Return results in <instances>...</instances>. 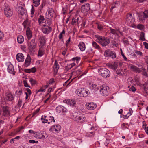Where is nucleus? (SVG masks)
Wrapping results in <instances>:
<instances>
[{
    "instance_id": "ddd939ff",
    "label": "nucleus",
    "mask_w": 148,
    "mask_h": 148,
    "mask_svg": "<svg viewBox=\"0 0 148 148\" xmlns=\"http://www.w3.org/2000/svg\"><path fill=\"white\" fill-rule=\"evenodd\" d=\"M66 108L62 106H58L56 108L57 112L59 113H64L66 112Z\"/></svg>"
},
{
    "instance_id": "f3484780",
    "label": "nucleus",
    "mask_w": 148,
    "mask_h": 148,
    "mask_svg": "<svg viewBox=\"0 0 148 148\" xmlns=\"http://www.w3.org/2000/svg\"><path fill=\"white\" fill-rule=\"evenodd\" d=\"M7 70L8 72L10 73L15 74V72L14 71V66L12 64H10L8 66Z\"/></svg>"
},
{
    "instance_id": "69168bd1",
    "label": "nucleus",
    "mask_w": 148,
    "mask_h": 148,
    "mask_svg": "<svg viewBox=\"0 0 148 148\" xmlns=\"http://www.w3.org/2000/svg\"><path fill=\"white\" fill-rule=\"evenodd\" d=\"M55 82L54 81V79L53 78L51 79L49 82V84H52L54 82Z\"/></svg>"
},
{
    "instance_id": "4d7b16f0",
    "label": "nucleus",
    "mask_w": 148,
    "mask_h": 148,
    "mask_svg": "<svg viewBox=\"0 0 148 148\" xmlns=\"http://www.w3.org/2000/svg\"><path fill=\"white\" fill-rule=\"evenodd\" d=\"M94 134V133L93 132H91L89 133H87L86 135L89 136H91Z\"/></svg>"
},
{
    "instance_id": "393cba45",
    "label": "nucleus",
    "mask_w": 148,
    "mask_h": 148,
    "mask_svg": "<svg viewBox=\"0 0 148 148\" xmlns=\"http://www.w3.org/2000/svg\"><path fill=\"white\" fill-rule=\"evenodd\" d=\"M76 93L79 96L83 97V94L84 92L83 89H77L76 91Z\"/></svg>"
},
{
    "instance_id": "5fc2aeb1",
    "label": "nucleus",
    "mask_w": 148,
    "mask_h": 148,
    "mask_svg": "<svg viewBox=\"0 0 148 148\" xmlns=\"http://www.w3.org/2000/svg\"><path fill=\"white\" fill-rule=\"evenodd\" d=\"M35 11L34 7L32 5V9H31V14L33 15Z\"/></svg>"
},
{
    "instance_id": "f03ea898",
    "label": "nucleus",
    "mask_w": 148,
    "mask_h": 148,
    "mask_svg": "<svg viewBox=\"0 0 148 148\" xmlns=\"http://www.w3.org/2000/svg\"><path fill=\"white\" fill-rule=\"evenodd\" d=\"M98 72L99 75L104 78H108L110 75V71L105 67L99 68L98 69Z\"/></svg>"
},
{
    "instance_id": "8fccbe9b",
    "label": "nucleus",
    "mask_w": 148,
    "mask_h": 148,
    "mask_svg": "<svg viewBox=\"0 0 148 148\" xmlns=\"http://www.w3.org/2000/svg\"><path fill=\"white\" fill-rule=\"evenodd\" d=\"M45 43V40L43 38L41 39L40 42V47H43Z\"/></svg>"
},
{
    "instance_id": "c9c22d12",
    "label": "nucleus",
    "mask_w": 148,
    "mask_h": 148,
    "mask_svg": "<svg viewBox=\"0 0 148 148\" xmlns=\"http://www.w3.org/2000/svg\"><path fill=\"white\" fill-rule=\"evenodd\" d=\"M48 122V124H49L50 122L53 121V122H55V120L53 117L51 116H48L47 117Z\"/></svg>"
},
{
    "instance_id": "4468645a",
    "label": "nucleus",
    "mask_w": 148,
    "mask_h": 148,
    "mask_svg": "<svg viewBox=\"0 0 148 148\" xmlns=\"http://www.w3.org/2000/svg\"><path fill=\"white\" fill-rule=\"evenodd\" d=\"M63 102L64 103H66L72 106H74L76 103V101L73 99L64 100Z\"/></svg>"
},
{
    "instance_id": "7c9ffc66",
    "label": "nucleus",
    "mask_w": 148,
    "mask_h": 148,
    "mask_svg": "<svg viewBox=\"0 0 148 148\" xmlns=\"http://www.w3.org/2000/svg\"><path fill=\"white\" fill-rule=\"evenodd\" d=\"M82 9H84L86 11H88L90 9V4L88 3H87L82 6Z\"/></svg>"
},
{
    "instance_id": "473e14b6",
    "label": "nucleus",
    "mask_w": 148,
    "mask_h": 148,
    "mask_svg": "<svg viewBox=\"0 0 148 148\" xmlns=\"http://www.w3.org/2000/svg\"><path fill=\"white\" fill-rule=\"evenodd\" d=\"M18 42L20 44L22 43L24 41V38L22 36H18L17 38Z\"/></svg>"
},
{
    "instance_id": "f8f14e48",
    "label": "nucleus",
    "mask_w": 148,
    "mask_h": 148,
    "mask_svg": "<svg viewBox=\"0 0 148 148\" xmlns=\"http://www.w3.org/2000/svg\"><path fill=\"white\" fill-rule=\"evenodd\" d=\"M129 68L132 71L136 73H140V69L132 64L129 65Z\"/></svg>"
},
{
    "instance_id": "6e6d98bb",
    "label": "nucleus",
    "mask_w": 148,
    "mask_h": 148,
    "mask_svg": "<svg viewBox=\"0 0 148 148\" xmlns=\"http://www.w3.org/2000/svg\"><path fill=\"white\" fill-rule=\"evenodd\" d=\"M129 90L130 91H132L133 92H134L136 90V89L135 87L132 86L130 88Z\"/></svg>"
},
{
    "instance_id": "4be33fe9",
    "label": "nucleus",
    "mask_w": 148,
    "mask_h": 148,
    "mask_svg": "<svg viewBox=\"0 0 148 148\" xmlns=\"http://www.w3.org/2000/svg\"><path fill=\"white\" fill-rule=\"evenodd\" d=\"M3 108V113L4 115L6 116H8L9 115V112L8 110V108L5 106H1Z\"/></svg>"
},
{
    "instance_id": "680f3d73",
    "label": "nucleus",
    "mask_w": 148,
    "mask_h": 148,
    "mask_svg": "<svg viewBox=\"0 0 148 148\" xmlns=\"http://www.w3.org/2000/svg\"><path fill=\"white\" fill-rule=\"evenodd\" d=\"M129 116L127 114L126 115H121V117H122L123 118H124L125 119H127L128 117H129Z\"/></svg>"
},
{
    "instance_id": "72a5a7b5",
    "label": "nucleus",
    "mask_w": 148,
    "mask_h": 148,
    "mask_svg": "<svg viewBox=\"0 0 148 148\" xmlns=\"http://www.w3.org/2000/svg\"><path fill=\"white\" fill-rule=\"evenodd\" d=\"M47 117L48 116H42L41 118V120L42 121V122L43 123H47L48 120H47Z\"/></svg>"
},
{
    "instance_id": "c756f323",
    "label": "nucleus",
    "mask_w": 148,
    "mask_h": 148,
    "mask_svg": "<svg viewBox=\"0 0 148 148\" xmlns=\"http://www.w3.org/2000/svg\"><path fill=\"white\" fill-rule=\"evenodd\" d=\"M18 13L19 15L21 16H23L24 15H26L27 13V11L24 8H21V10L18 11Z\"/></svg>"
},
{
    "instance_id": "bb28decb",
    "label": "nucleus",
    "mask_w": 148,
    "mask_h": 148,
    "mask_svg": "<svg viewBox=\"0 0 148 148\" xmlns=\"http://www.w3.org/2000/svg\"><path fill=\"white\" fill-rule=\"evenodd\" d=\"M78 47L82 51H84L86 47L85 44L83 42H81L79 43L78 45Z\"/></svg>"
},
{
    "instance_id": "dca6fc26",
    "label": "nucleus",
    "mask_w": 148,
    "mask_h": 148,
    "mask_svg": "<svg viewBox=\"0 0 148 148\" xmlns=\"http://www.w3.org/2000/svg\"><path fill=\"white\" fill-rule=\"evenodd\" d=\"M16 58L18 62H23L24 59L23 54L21 53H19L17 54L16 55Z\"/></svg>"
},
{
    "instance_id": "bf43d9fd",
    "label": "nucleus",
    "mask_w": 148,
    "mask_h": 148,
    "mask_svg": "<svg viewBox=\"0 0 148 148\" xmlns=\"http://www.w3.org/2000/svg\"><path fill=\"white\" fill-rule=\"evenodd\" d=\"M97 28L100 30H101L103 29V26L101 24H98L97 25Z\"/></svg>"
},
{
    "instance_id": "052dcab7",
    "label": "nucleus",
    "mask_w": 148,
    "mask_h": 148,
    "mask_svg": "<svg viewBox=\"0 0 148 148\" xmlns=\"http://www.w3.org/2000/svg\"><path fill=\"white\" fill-rule=\"evenodd\" d=\"M132 114V108H130L129 109V112L127 113V114L130 116Z\"/></svg>"
},
{
    "instance_id": "6e6552de",
    "label": "nucleus",
    "mask_w": 148,
    "mask_h": 148,
    "mask_svg": "<svg viewBox=\"0 0 148 148\" xmlns=\"http://www.w3.org/2000/svg\"><path fill=\"white\" fill-rule=\"evenodd\" d=\"M138 16L139 19L140 21H144L145 18H148V10H145L144 12L140 13L139 14Z\"/></svg>"
},
{
    "instance_id": "9d476101",
    "label": "nucleus",
    "mask_w": 148,
    "mask_h": 148,
    "mask_svg": "<svg viewBox=\"0 0 148 148\" xmlns=\"http://www.w3.org/2000/svg\"><path fill=\"white\" fill-rule=\"evenodd\" d=\"M127 22L128 23H133L135 21V19L131 14H128L126 18Z\"/></svg>"
},
{
    "instance_id": "ea45409f",
    "label": "nucleus",
    "mask_w": 148,
    "mask_h": 148,
    "mask_svg": "<svg viewBox=\"0 0 148 148\" xmlns=\"http://www.w3.org/2000/svg\"><path fill=\"white\" fill-rule=\"evenodd\" d=\"M34 6L35 7L38 6L40 4V0H33Z\"/></svg>"
},
{
    "instance_id": "39448f33",
    "label": "nucleus",
    "mask_w": 148,
    "mask_h": 148,
    "mask_svg": "<svg viewBox=\"0 0 148 148\" xmlns=\"http://www.w3.org/2000/svg\"><path fill=\"white\" fill-rule=\"evenodd\" d=\"M77 113H74L72 116V118L74 121L79 123H83L85 119V118L82 116H79L77 115Z\"/></svg>"
},
{
    "instance_id": "9b49d317",
    "label": "nucleus",
    "mask_w": 148,
    "mask_h": 148,
    "mask_svg": "<svg viewBox=\"0 0 148 148\" xmlns=\"http://www.w3.org/2000/svg\"><path fill=\"white\" fill-rule=\"evenodd\" d=\"M86 105V108L90 110L94 109L97 106L96 104L93 102L87 103Z\"/></svg>"
},
{
    "instance_id": "de8ad7c7",
    "label": "nucleus",
    "mask_w": 148,
    "mask_h": 148,
    "mask_svg": "<svg viewBox=\"0 0 148 148\" xmlns=\"http://www.w3.org/2000/svg\"><path fill=\"white\" fill-rule=\"evenodd\" d=\"M81 72V71L80 70H79L76 71L75 72L74 71L72 72V75H74L75 73H76L77 75H79L80 74Z\"/></svg>"
},
{
    "instance_id": "f704fd0d",
    "label": "nucleus",
    "mask_w": 148,
    "mask_h": 148,
    "mask_svg": "<svg viewBox=\"0 0 148 148\" xmlns=\"http://www.w3.org/2000/svg\"><path fill=\"white\" fill-rule=\"evenodd\" d=\"M47 12H48L49 15H50L51 17H53V14L54 13V11L52 8H50L47 10Z\"/></svg>"
},
{
    "instance_id": "f257e3e1",
    "label": "nucleus",
    "mask_w": 148,
    "mask_h": 148,
    "mask_svg": "<svg viewBox=\"0 0 148 148\" xmlns=\"http://www.w3.org/2000/svg\"><path fill=\"white\" fill-rule=\"evenodd\" d=\"M95 37L97 38L98 42L103 47L107 45L110 42V40L108 38L105 37L98 35H95Z\"/></svg>"
},
{
    "instance_id": "0e129e2a",
    "label": "nucleus",
    "mask_w": 148,
    "mask_h": 148,
    "mask_svg": "<svg viewBox=\"0 0 148 148\" xmlns=\"http://www.w3.org/2000/svg\"><path fill=\"white\" fill-rule=\"evenodd\" d=\"M135 53L138 55H139L140 56H142V53L140 51H136Z\"/></svg>"
},
{
    "instance_id": "603ef678",
    "label": "nucleus",
    "mask_w": 148,
    "mask_h": 148,
    "mask_svg": "<svg viewBox=\"0 0 148 148\" xmlns=\"http://www.w3.org/2000/svg\"><path fill=\"white\" fill-rule=\"evenodd\" d=\"M23 83L24 84V86L26 87H30V86L27 83V81L25 80H23Z\"/></svg>"
},
{
    "instance_id": "c03bdc74",
    "label": "nucleus",
    "mask_w": 148,
    "mask_h": 148,
    "mask_svg": "<svg viewBox=\"0 0 148 148\" xmlns=\"http://www.w3.org/2000/svg\"><path fill=\"white\" fill-rule=\"evenodd\" d=\"M29 81L32 85H35L36 84V81L32 78H30Z\"/></svg>"
},
{
    "instance_id": "6ab92c4d",
    "label": "nucleus",
    "mask_w": 148,
    "mask_h": 148,
    "mask_svg": "<svg viewBox=\"0 0 148 148\" xmlns=\"http://www.w3.org/2000/svg\"><path fill=\"white\" fill-rule=\"evenodd\" d=\"M45 50L43 47H40L39 48L38 52V57H41L45 53Z\"/></svg>"
},
{
    "instance_id": "2eb2a0df",
    "label": "nucleus",
    "mask_w": 148,
    "mask_h": 148,
    "mask_svg": "<svg viewBox=\"0 0 148 148\" xmlns=\"http://www.w3.org/2000/svg\"><path fill=\"white\" fill-rule=\"evenodd\" d=\"M31 58L29 54L27 55V57L25 59V62L24 66L25 67H27L29 66L31 63Z\"/></svg>"
},
{
    "instance_id": "0eeeda50",
    "label": "nucleus",
    "mask_w": 148,
    "mask_h": 148,
    "mask_svg": "<svg viewBox=\"0 0 148 148\" xmlns=\"http://www.w3.org/2000/svg\"><path fill=\"white\" fill-rule=\"evenodd\" d=\"M104 55L106 57H110L113 58H116V54L115 52L111 51L109 49L106 50L105 51Z\"/></svg>"
},
{
    "instance_id": "7ed1b4c3",
    "label": "nucleus",
    "mask_w": 148,
    "mask_h": 148,
    "mask_svg": "<svg viewBox=\"0 0 148 148\" xmlns=\"http://www.w3.org/2000/svg\"><path fill=\"white\" fill-rule=\"evenodd\" d=\"M4 10V13L5 16L8 17H10L13 15V11L10 8L8 5L5 3L3 6Z\"/></svg>"
},
{
    "instance_id": "a211bd4d",
    "label": "nucleus",
    "mask_w": 148,
    "mask_h": 148,
    "mask_svg": "<svg viewBox=\"0 0 148 148\" xmlns=\"http://www.w3.org/2000/svg\"><path fill=\"white\" fill-rule=\"evenodd\" d=\"M110 33H111L112 34L114 35H116L118 36H119V34H118L117 32H119L121 35H123V33L122 32L120 31L119 30V29L116 30L114 29H112L111 28H110Z\"/></svg>"
},
{
    "instance_id": "5701e85b",
    "label": "nucleus",
    "mask_w": 148,
    "mask_h": 148,
    "mask_svg": "<svg viewBox=\"0 0 148 148\" xmlns=\"http://www.w3.org/2000/svg\"><path fill=\"white\" fill-rule=\"evenodd\" d=\"M26 34L28 39L29 40L30 39L32 36V33L30 30V28H27L26 31Z\"/></svg>"
},
{
    "instance_id": "3c124183",
    "label": "nucleus",
    "mask_w": 148,
    "mask_h": 148,
    "mask_svg": "<svg viewBox=\"0 0 148 148\" xmlns=\"http://www.w3.org/2000/svg\"><path fill=\"white\" fill-rule=\"evenodd\" d=\"M140 40L142 41L146 40L145 38H144V34L143 32L140 35Z\"/></svg>"
},
{
    "instance_id": "37998d69",
    "label": "nucleus",
    "mask_w": 148,
    "mask_h": 148,
    "mask_svg": "<svg viewBox=\"0 0 148 148\" xmlns=\"http://www.w3.org/2000/svg\"><path fill=\"white\" fill-rule=\"evenodd\" d=\"M84 92L83 94V97H86L89 94V90H84L83 89Z\"/></svg>"
},
{
    "instance_id": "b1692460",
    "label": "nucleus",
    "mask_w": 148,
    "mask_h": 148,
    "mask_svg": "<svg viewBox=\"0 0 148 148\" xmlns=\"http://www.w3.org/2000/svg\"><path fill=\"white\" fill-rule=\"evenodd\" d=\"M118 66V63L117 62H114L113 64L110 65L109 67L116 71L117 70V68Z\"/></svg>"
},
{
    "instance_id": "c85d7f7f",
    "label": "nucleus",
    "mask_w": 148,
    "mask_h": 148,
    "mask_svg": "<svg viewBox=\"0 0 148 148\" xmlns=\"http://www.w3.org/2000/svg\"><path fill=\"white\" fill-rule=\"evenodd\" d=\"M52 28L51 27H49L48 28H43L42 29L43 33L45 34H48L52 30Z\"/></svg>"
},
{
    "instance_id": "e433bc0d",
    "label": "nucleus",
    "mask_w": 148,
    "mask_h": 148,
    "mask_svg": "<svg viewBox=\"0 0 148 148\" xmlns=\"http://www.w3.org/2000/svg\"><path fill=\"white\" fill-rule=\"evenodd\" d=\"M140 72H142V75L146 77H147L148 75L146 70L144 68H140Z\"/></svg>"
},
{
    "instance_id": "a19ab883",
    "label": "nucleus",
    "mask_w": 148,
    "mask_h": 148,
    "mask_svg": "<svg viewBox=\"0 0 148 148\" xmlns=\"http://www.w3.org/2000/svg\"><path fill=\"white\" fill-rule=\"evenodd\" d=\"M65 31L64 29H63L62 31L60 33L59 36V38L60 40H62V41H63V36L62 35L65 34Z\"/></svg>"
},
{
    "instance_id": "aec40b11",
    "label": "nucleus",
    "mask_w": 148,
    "mask_h": 148,
    "mask_svg": "<svg viewBox=\"0 0 148 148\" xmlns=\"http://www.w3.org/2000/svg\"><path fill=\"white\" fill-rule=\"evenodd\" d=\"M14 97L13 95L10 93H8L6 94V99L10 101L13 100L14 99Z\"/></svg>"
},
{
    "instance_id": "423d86ee",
    "label": "nucleus",
    "mask_w": 148,
    "mask_h": 148,
    "mask_svg": "<svg viewBox=\"0 0 148 148\" xmlns=\"http://www.w3.org/2000/svg\"><path fill=\"white\" fill-rule=\"evenodd\" d=\"M61 129V127L60 125L58 124L53 125L50 128V131L55 133H59Z\"/></svg>"
},
{
    "instance_id": "e2e57ef3",
    "label": "nucleus",
    "mask_w": 148,
    "mask_h": 148,
    "mask_svg": "<svg viewBox=\"0 0 148 148\" xmlns=\"http://www.w3.org/2000/svg\"><path fill=\"white\" fill-rule=\"evenodd\" d=\"M30 69V70L31 72H32V73H34L36 71V69L34 67H33L32 68Z\"/></svg>"
},
{
    "instance_id": "49530a36",
    "label": "nucleus",
    "mask_w": 148,
    "mask_h": 148,
    "mask_svg": "<svg viewBox=\"0 0 148 148\" xmlns=\"http://www.w3.org/2000/svg\"><path fill=\"white\" fill-rule=\"evenodd\" d=\"M32 45L37 46V43L35 42V40L34 39H32L31 41L29 42L28 45Z\"/></svg>"
},
{
    "instance_id": "58836bf2",
    "label": "nucleus",
    "mask_w": 148,
    "mask_h": 148,
    "mask_svg": "<svg viewBox=\"0 0 148 148\" xmlns=\"http://www.w3.org/2000/svg\"><path fill=\"white\" fill-rule=\"evenodd\" d=\"M93 46L95 49L97 50H99L100 49V47L98 45L96 42L93 41L92 43Z\"/></svg>"
},
{
    "instance_id": "774afa93",
    "label": "nucleus",
    "mask_w": 148,
    "mask_h": 148,
    "mask_svg": "<svg viewBox=\"0 0 148 148\" xmlns=\"http://www.w3.org/2000/svg\"><path fill=\"white\" fill-rule=\"evenodd\" d=\"M143 45L145 47V48L147 49H148V43L146 42H144L143 43Z\"/></svg>"
},
{
    "instance_id": "4c0bfd02",
    "label": "nucleus",
    "mask_w": 148,
    "mask_h": 148,
    "mask_svg": "<svg viewBox=\"0 0 148 148\" xmlns=\"http://www.w3.org/2000/svg\"><path fill=\"white\" fill-rule=\"evenodd\" d=\"M22 90L21 89L16 91L15 92L16 97H20L21 95L22 94Z\"/></svg>"
},
{
    "instance_id": "338daca9",
    "label": "nucleus",
    "mask_w": 148,
    "mask_h": 148,
    "mask_svg": "<svg viewBox=\"0 0 148 148\" xmlns=\"http://www.w3.org/2000/svg\"><path fill=\"white\" fill-rule=\"evenodd\" d=\"M67 10H68L67 7L66 6L63 7L62 11H65V12H66L67 11Z\"/></svg>"
},
{
    "instance_id": "13d9d810",
    "label": "nucleus",
    "mask_w": 148,
    "mask_h": 148,
    "mask_svg": "<svg viewBox=\"0 0 148 148\" xmlns=\"http://www.w3.org/2000/svg\"><path fill=\"white\" fill-rule=\"evenodd\" d=\"M29 142L30 143H38V141H35L33 140H29Z\"/></svg>"
},
{
    "instance_id": "20e7f679",
    "label": "nucleus",
    "mask_w": 148,
    "mask_h": 148,
    "mask_svg": "<svg viewBox=\"0 0 148 148\" xmlns=\"http://www.w3.org/2000/svg\"><path fill=\"white\" fill-rule=\"evenodd\" d=\"M109 90V87L105 85H103L100 87V91L103 96H107L108 94Z\"/></svg>"
},
{
    "instance_id": "1a4fd4ad",
    "label": "nucleus",
    "mask_w": 148,
    "mask_h": 148,
    "mask_svg": "<svg viewBox=\"0 0 148 148\" xmlns=\"http://www.w3.org/2000/svg\"><path fill=\"white\" fill-rule=\"evenodd\" d=\"M28 46L30 53L32 55H34L37 50L36 46L31 44L28 45Z\"/></svg>"
},
{
    "instance_id": "09e8293b",
    "label": "nucleus",
    "mask_w": 148,
    "mask_h": 148,
    "mask_svg": "<svg viewBox=\"0 0 148 148\" xmlns=\"http://www.w3.org/2000/svg\"><path fill=\"white\" fill-rule=\"evenodd\" d=\"M137 28L140 30H142L144 28V26L142 24H139L137 26Z\"/></svg>"
},
{
    "instance_id": "a18cd8bd",
    "label": "nucleus",
    "mask_w": 148,
    "mask_h": 148,
    "mask_svg": "<svg viewBox=\"0 0 148 148\" xmlns=\"http://www.w3.org/2000/svg\"><path fill=\"white\" fill-rule=\"evenodd\" d=\"M45 2H43L41 3L40 7L38 8L39 10H40V12L42 10L43 8L45 5Z\"/></svg>"
},
{
    "instance_id": "79ce46f5",
    "label": "nucleus",
    "mask_w": 148,
    "mask_h": 148,
    "mask_svg": "<svg viewBox=\"0 0 148 148\" xmlns=\"http://www.w3.org/2000/svg\"><path fill=\"white\" fill-rule=\"evenodd\" d=\"M45 20L44 16L42 15H40L39 17V18L38 19V22L39 23V24L40 25L41 23L43 21Z\"/></svg>"
},
{
    "instance_id": "412c9836",
    "label": "nucleus",
    "mask_w": 148,
    "mask_h": 148,
    "mask_svg": "<svg viewBox=\"0 0 148 148\" xmlns=\"http://www.w3.org/2000/svg\"><path fill=\"white\" fill-rule=\"evenodd\" d=\"M22 25L23 26L25 29L27 28H29L30 26V22L28 19L25 20L22 23Z\"/></svg>"
},
{
    "instance_id": "2f4dec72",
    "label": "nucleus",
    "mask_w": 148,
    "mask_h": 148,
    "mask_svg": "<svg viewBox=\"0 0 148 148\" xmlns=\"http://www.w3.org/2000/svg\"><path fill=\"white\" fill-rule=\"evenodd\" d=\"M59 66L56 60L55 64L53 66V68L55 71H57L59 68Z\"/></svg>"
},
{
    "instance_id": "864d4df0",
    "label": "nucleus",
    "mask_w": 148,
    "mask_h": 148,
    "mask_svg": "<svg viewBox=\"0 0 148 148\" xmlns=\"http://www.w3.org/2000/svg\"><path fill=\"white\" fill-rule=\"evenodd\" d=\"M22 101L21 99H19L18 100V106L19 107H20L22 103Z\"/></svg>"
},
{
    "instance_id": "cd10ccee",
    "label": "nucleus",
    "mask_w": 148,
    "mask_h": 148,
    "mask_svg": "<svg viewBox=\"0 0 148 148\" xmlns=\"http://www.w3.org/2000/svg\"><path fill=\"white\" fill-rule=\"evenodd\" d=\"M143 86L145 92L148 95V80L144 84H143Z\"/></svg>"
},
{
    "instance_id": "a878e982",
    "label": "nucleus",
    "mask_w": 148,
    "mask_h": 148,
    "mask_svg": "<svg viewBox=\"0 0 148 148\" xmlns=\"http://www.w3.org/2000/svg\"><path fill=\"white\" fill-rule=\"evenodd\" d=\"M38 134H37V136H38V137L40 139H46L48 136V135L45 132L43 133L42 134H41L39 135V133H38Z\"/></svg>"
}]
</instances>
